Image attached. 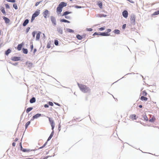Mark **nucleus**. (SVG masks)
<instances>
[{"label": "nucleus", "mask_w": 159, "mask_h": 159, "mask_svg": "<svg viewBox=\"0 0 159 159\" xmlns=\"http://www.w3.org/2000/svg\"><path fill=\"white\" fill-rule=\"evenodd\" d=\"M47 118H48L49 119V122L52 127V132L50 136L48 137L47 141L43 144L42 146L40 147L39 148V149H41L47 145L48 141L50 140V139L53 137L54 134V132L53 131V129L55 127V123L54 121L52 118H51L49 117H47Z\"/></svg>", "instance_id": "1"}, {"label": "nucleus", "mask_w": 159, "mask_h": 159, "mask_svg": "<svg viewBox=\"0 0 159 159\" xmlns=\"http://www.w3.org/2000/svg\"><path fill=\"white\" fill-rule=\"evenodd\" d=\"M77 85L80 90L83 92L84 93H89L90 92V89L87 86L80 84L79 83L77 84Z\"/></svg>", "instance_id": "2"}, {"label": "nucleus", "mask_w": 159, "mask_h": 159, "mask_svg": "<svg viewBox=\"0 0 159 159\" xmlns=\"http://www.w3.org/2000/svg\"><path fill=\"white\" fill-rule=\"evenodd\" d=\"M40 13V10L39 9L37 10L35 13L32 16L31 19V22H32L35 19V17L39 16Z\"/></svg>", "instance_id": "3"}, {"label": "nucleus", "mask_w": 159, "mask_h": 159, "mask_svg": "<svg viewBox=\"0 0 159 159\" xmlns=\"http://www.w3.org/2000/svg\"><path fill=\"white\" fill-rule=\"evenodd\" d=\"M130 22L131 24L134 25L135 24V17L134 16H132L130 18Z\"/></svg>", "instance_id": "4"}, {"label": "nucleus", "mask_w": 159, "mask_h": 159, "mask_svg": "<svg viewBox=\"0 0 159 159\" xmlns=\"http://www.w3.org/2000/svg\"><path fill=\"white\" fill-rule=\"evenodd\" d=\"M67 5V3L64 2H61L59 5L58 6L60 7L62 9V8L65 7H66Z\"/></svg>", "instance_id": "5"}, {"label": "nucleus", "mask_w": 159, "mask_h": 159, "mask_svg": "<svg viewBox=\"0 0 159 159\" xmlns=\"http://www.w3.org/2000/svg\"><path fill=\"white\" fill-rule=\"evenodd\" d=\"M67 5V3L64 2H61L59 5L58 6L60 7L62 9V8L65 7H66Z\"/></svg>", "instance_id": "6"}, {"label": "nucleus", "mask_w": 159, "mask_h": 159, "mask_svg": "<svg viewBox=\"0 0 159 159\" xmlns=\"http://www.w3.org/2000/svg\"><path fill=\"white\" fill-rule=\"evenodd\" d=\"M51 20L52 23V24H53L54 25H56V19L55 18L52 16H51Z\"/></svg>", "instance_id": "7"}, {"label": "nucleus", "mask_w": 159, "mask_h": 159, "mask_svg": "<svg viewBox=\"0 0 159 159\" xmlns=\"http://www.w3.org/2000/svg\"><path fill=\"white\" fill-rule=\"evenodd\" d=\"M129 118L131 120H136L137 118V117L135 115L133 114L130 116Z\"/></svg>", "instance_id": "8"}, {"label": "nucleus", "mask_w": 159, "mask_h": 159, "mask_svg": "<svg viewBox=\"0 0 159 159\" xmlns=\"http://www.w3.org/2000/svg\"><path fill=\"white\" fill-rule=\"evenodd\" d=\"M43 16L45 18H47V16L49 14V11L48 10H45L43 13Z\"/></svg>", "instance_id": "9"}, {"label": "nucleus", "mask_w": 159, "mask_h": 159, "mask_svg": "<svg viewBox=\"0 0 159 159\" xmlns=\"http://www.w3.org/2000/svg\"><path fill=\"white\" fill-rule=\"evenodd\" d=\"M26 65L27 67L30 68L32 67L33 66V63L30 62H27L26 63Z\"/></svg>", "instance_id": "10"}, {"label": "nucleus", "mask_w": 159, "mask_h": 159, "mask_svg": "<svg viewBox=\"0 0 159 159\" xmlns=\"http://www.w3.org/2000/svg\"><path fill=\"white\" fill-rule=\"evenodd\" d=\"M20 59V57H12L11 58V60L14 61H17L19 60Z\"/></svg>", "instance_id": "11"}, {"label": "nucleus", "mask_w": 159, "mask_h": 159, "mask_svg": "<svg viewBox=\"0 0 159 159\" xmlns=\"http://www.w3.org/2000/svg\"><path fill=\"white\" fill-rule=\"evenodd\" d=\"M122 15L125 18H126L128 17V13L127 11L125 10L122 12Z\"/></svg>", "instance_id": "12"}, {"label": "nucleus", "mask_w": 159, "mask_h": 159, "mask_svg": "<svg viewBox=\"0 0 159 159\" xmlns=\"http://www.w3.org/2000/svg\"><path fill=\"white\" fill-rule=\"evenodd\" d=\"M62 9L58 6L57 7V12L58 14H60L61 13V12L62 11Z\"/></svg>", "instance_id": "13"}, {"label": "nucleus", "mask_w": 159, "mask_h": 159, "mask_svg": "<svg viewBox=\"0 0 159 159\" xmlns=\"http://www.w3.org/2000/svg\"><path fill=\"white\" fill-rule=\"evenodd\" d=\"M41 116V114H40L38 113L36 115L34 116L33 117V120H34V119H37L38 117H39Z\"/></svg>", "instance_id": "14"}, {"label": "nucleus", "mask_w": 159, "mask_h": 159, "mask_svg": "<svg viewBox=\"0 0 159 159\" xmlns=\"http://www.w3.org/2000/svg\"><path fill=\"white\" fill-rule=\"evenodd\" d=\"M23 43H21L20 44L18 45V46L17 47V49L18 51H20L21 50V48L23 46Z\"/></svg>", "instance_id": "15"}, {"label": "nucleus", "mask_w": 159, "mask_h": 159, "mask_svg": "<svg viewBox=\"0 0 159 159\" xmlns=\"http://www.w3.org/2000/svg\"><path fill=\"white\" fill-rule=\"evenodd\" d=\"M3 19L5 20V21L6 23H9L10 22V20L7 18V17H6L4 16V17H3Z\"/></svg>", "instance_id": "16"}, {"label": "nucleus", "mask_w": 159, "mask_h": 159, "mask_svg": "<svg viewBox=\"0 0 159 159\" xmlns=\"http://www.w3.org/2000/svg\"><path fill=\"white\" fill-rule=\"evenodd\" d=\"M41 32H39L36 35V40H39V39Z\"/></svg>", "instance_id": "17"}, {"label": "nucleus", "mask_w": 159, "mask_h": 159, "mask_svg": "<svg viewBox=\"0 0 159 159\" xmlns=\"http://www.w3.org/2000/svg\"><path fill=\"white\" fill-rule=\"evenodd\" d=\"M29 21L28 19H26L25 20L24 23L23 24V26H25L29 23Z\"/></svg>", "instance_id": "18"}, {"label": "nucleus", "mask_w": 159, "mask_h": 159, "mask_svg": "<svg viewBox=\"0 0 159 159\" xmlns=\"http://www.w3.org/2000/svg\"><path fill=\"white\" fill-rule=\"evenodd\" d=\"M155 120L156 118L155 117L153 116L149 119V121L151 122H153L155 121Z\"/></svg>", "instance_id": "19"}, {"label": "nucleus", "mask_w": 159, "mask_h": 159, "mask_svg": "<svg viewBox=\"0 0 159 159\" xmlns=\"http://www.w3.org/2000/svg\"><path fill=\"white\" fill-rule=\"evenodd\" d=\"M140 99L142 101H147L148 100V98L144 96H142L141 97Z\"/></svg>", "instance_id": "20"}, {"label": "nucleus", "mask_w": 159, "mask_h": 159, "mask_svg": "<svg viewBox=\"0 0 159 159\" xmlns=\"http://www.w3.org/2000/svg\"><path fill=\"white\" fill-rule=\"evenodd\" d=\"M100 35L103 36H108L110 35V34L107 33L103 32L100 34Z\"/></svg>", "instance_id": "21"}, {"label": "nucleus", "mask_w": 159, "mask_h": 159, "mask_svg": "<svg viewBox=\"0 0 159 159\" xmlns=\"http://www.w3.org/2000/svg\"><path fill=\"white\" fill-rule=\"evenodd\" d=\"M36 99L35 98L33 97L31 99H30V103H33L35 102Z\"/></svg>", "instance_id": "22"}, {"label": "nucleus", "mask_w": 159, "mask_h": 159, "mask_svg": "<svg viewBox=\"0 0 159 159\" xmlns=\"http://www.w3.org/2000/svg\"><path fill=\"white\" fill-rule=\"evenodd\" d=\"M11 52V50L10 49H9L5 52V54L7 56Z\"/></svg>", "instance_id": "23"}, {"label": "nucleus", "mask_w": 159, "mask_h": 159, "mask_svg": "<svg viewBox=\"0 0 159 159\" xmlns=\"http://www.w3.org/2000/svg\"><path fill=\"white\" fill-rule=\"evenodd\" d=\"M98 5L101 9L102 8V2H98Z\"/></svg>", "instance_id": "24"}, {"label": "nucleus", "mask_w": 159, "mask_h": 159, "mask_svg": "<svg viewBox=\"0 0 159 159\" xmlns=\"http://www.w3.org/2000/svg\"><path fill=\"white\" fill-rule=\"evenodd\" d=\"M71 13V12H70V11H65L63 14L62 16H66L68 14Z\"/></svg>", "instance_id": "25"}, {"label": "nucleus", "mask_w": 159, "mask_h": 159, "mask_svg": "<svg viewBox=\"0 0 159 159\" xmlns=\"http://www.w3.org/2000/svg\"><path fill=\"white\" fill-rule=\"evenodd\" d=\"M66 31L67 32L70 33H73L74 32V31L73 30L70 29H66Z\"/></svg>", "instance_id": "26"}, {"label": "nucleus", "mask_w": 159, "mask_h": 159, "mask_svg": "<svg viewBox=\"0 0 159 159\" xmlns=\"http://www.w3.org/2000/svg\"><path fill=\"white\" fill-rule=\"evenodd\" d=\"M33 109L32 107H29L26 110V112L27 113H28L30 111Z\"/></svg>", "instance_id": "27"}, {"label": "nucleus", "mask_w": 159, "mask_h": 159, "mask_svg": "<svg viewBox=\"0 0 159 159\" xmlns=\"http://www.w3.org/2000/svg\"><path fill=\"white\" fill-rule=\"evenodd\" d=\"M23 52L25 54H27L28 53V50L26 48H23L22 49Z\"/></svg>", "instance_id": "28"}, {"label": "nucleus", "mask_w": 159, "mask_h": 159, "mask_svg": "<svg viewBox=\"0 0 159 159\" xmlns=\"http://www.w3.org/2000/svg\"><path fill=\"white\" fill-rule=\"evenodd\" d=\"M1 10L2 11V12L4 14H6V12L5 11L4 9V8L3 7H2L1 8Z\"/></svg>", "instance_id": "29"}, {"label": "nucleus", "mask_w": 159, "mask_h": 159, "mask_svg": "<svg viewBox=\"0 0 159 159\" xmlns=\"http://www.w3.org/2000/svg\"><path fill=\"white\" fill-rule=\"evenodd\" d=\"M60 21L61 22H67L68 23H70V22L69 21L65 19H61L60 20Z\"/></svg>", "instance_id": "30"}, {"label": "nucleus", "mask_w": 159, "mask_h": 159, "mask_svg": "<svg viewBox=\"0 0 159 159\" xmlns=\"http://www.w3.org/2000/svg\"><path fill=\"white\" fill-rule=\"evenodd\" d=\"M76 38L79 40H81L83 37L82 36H81V35H80L79 34H78L76 35Z\"/></svg>", "instance_id": "31"}, {"label": "nucleus", "mask_w": 159, "mask_h": 159, "mask_svg": "<svg viewBox=\"0 0 159 159\" xmlns=\"http://www.w3.org/2000/svg\"><path fill=\"white\" fill-rule=\"evenodd\" d=\"M114 32L115 33L119 34L120 33V31L118 30H115L114 31Z\"/></svg>", "instance_id": "32"}, {"label": "nucleus", "mask_w": 159, "mask_h": 159, "mask_svg": "<svg viewBox=\"0 0 159 159\" xmlns=\"http://www.w3.org/2000/svg\"><path fill=\"white\" fill-rule=\"evenodd\" d=\"M142 94L143 96H146L147 93L145 91H143L142 92Z\"/></svg>", "instance_id": "33"}, {"label": "nucleus", "mask_w": 159, "mask_h": 159, "mask_svg": "<svg viewBox=\"0 0 159 159\" xmlns=\"http://www.w3.org/2000/svg\"><path fill=\"white\" fill-rule=\"evenodd\" d=\"M158 14H159V10L155 12L152 14V16H155V15H158Z\"/></svg>", "instance_id": "34"}, {"label": "nucleus", "mask_w": 159, "mask_h": 159, "mask_svg": "<svg viewBox=\"0 0 159 159\" xmlns=\"http://www.w3.org/2000/svg\"><path fill=\"white\" fill-rule=\"evenodd\" d=\"M30 121H28L27 122L25 125V128L26 129L28 127V125L30 124Z\"/></svg>", "instance_id": "35"}, {"label": "nucleus", "mask_w": 159, "mask_h": 159, "mask_svg": "<svg viewBox=\"0 0 159 159\" xmlns=\"http://www.w3.org/2000/svg\"><path fill=\"white\" fill-rule=\"evenodd\" d=\"M13 7L16 10L18 9L17 5L16 3H14L13 4Z\"/></svg>", "instance_id": "36"}, {"label": "nucleus", "mask_w": 159, "mask_h": 159, "mask_svg": "<svg viewBox=\"0 0 159 159\" xmlns=\"http://www.w3.org/2000/svg\"><path fill=\"white\" fill-rule=\"evenodd\" d=\"M143 120L146 121H147L148 120V118L146 115L143 116Z\"/></svg>", "instance_id": "37"}, {"label": "nucleus", "mask_w": 159, "mask_h": 159, "mask_svg": "<svg viewBox=\"0 0 159 159\" xmlns=\"http://www.w3.org/2000/svg\"><path fill=\"white\" fill-rule=\"evenodd\" d=\"M54 44L56 46L58 45V41L57 40H55L54 41Z\"/></svg>", "instance_id": "38"}, {"label": "nucleus", "mask_w": 159, "mask_h": 159, "mask_svg": "<svg viewBox=\"0 0 159 159\" xmlns=\"http://www.w3.org/2000/svg\"><path fill=\"white\" fill-rule=\"evenodd\" d=\"M7 2H15V0H6Z\"/></svg>", "instance_id": "39"}, {"label": "nucleus", "mask_w": 159, "mask_h": 159, "mask_svg": "<svg viewBox=\"0 0 159 159\" xmlns=\"http://www.w3.org/2000/svg\"><path fill=\"white\" fill-rule=\"evenodd\" d=\"M5 5L6 8L9 9L10 8L9 5L8 4H5Z\"/></svg>", "instance_id": "40"}, {"label": "nucleus", "mask_w": 159, "mask_h": 159, "mask_svg": "<svg viewBox=\"0 0 159 159\" xmlns=\"http://www.w3.org/2000/svg\"><path fill=\"white\" fill-rule=\"evenodd\" d=\"M105 29V28L104 27H101V28H99V30L101 31L103 30H104Z\"/></svg>", "instance_id": "41"}, {"label": "nucleus", "mask_w": 159, "mask_h": 159, "mask_svg": "<svg viewBox=\"0 0 159 159\" xmlns=\"http://www.w3.org/2000/svg\"><path fill=\"white\" fill-rule=\"evenodd\" d=\"M30 27H28L26 30V32L27 33L30 30Z\"/></svg>", "instance_id": "42"}, {"label": "nucleus", "mask_w": 159, "mask_h": 159, "mask_svg": "<svg viewBox=\"0 0 159 159\" xmlns=\"http://www.w3.org/2000/svg\"><path fill=\"white\" fill-rule=\"evenodd\" d=\"M48 104L52 106L53 105V103H52V102H48Z\"/></svg>", "instance_id": "43"}, {"label": "nucleus", "mask_w": 159, "mask_h": 159, "mask_svg": "<svg viewBox=\"0 0 159 159\" xmlns=\"http://www.w3.org/2000/svg\"><path fill=\"white\" fill-rule=\"evenodd\" d=\"M50 44L49 43H48L47 46V48H50Z\"/></svg>", "instance_id": "44"}, {"label": "nucleus", "mask_w": 159, "mask_h": 159, "mask_svg": "<svg viewBox=\"0 0 159 159\" xmlns=\"http://www.w3.org/2000/svg\"><path fill=\"white\" fill-rule=\"evenodd\" d=\"M41 2H37L36 4H35V6H38L39 4Z\"/></svg>", "instance_id": "45"}, {"label": "nucleus", "mask_w": 159, "mask_h": 159, "mask_svg": "<svg viewBox=\"0 0 159 159\" xmlns=\"http://www.w3.org/2000/svg\"><path fill=\"white\" fill-rule=\"evenodd\" d=\"M22 151L24 152H28L29 150H27L26 149H24L22 150Z\"/></svg>", "instance_id": "46"}, {"label": "nucleus", "mask_w": 159, "mask_h": 159, "mask_svg": "<svg viewBox=\"0 0 159 159\" xmlns=\"http://www.w3.org/2000/svg\"><path fill=\"white\" fill-rule=\"evenodd\" d=\"M126 26V24H123L122 26V28L124 29H125V28Z\"/></svg>", "instance_id": "47"}, {"label": "nucleus", "mask_w": 159, "mask_h": 159, "mask_svg": "<svg viewBox=\"0 0 159 159\" xmlns=\"http://www.w3.org/2000/svg\"><path fill=\"white\" fill-rule=\"evenodd\" d=\"M93 30V29L91 28L87 29V31H91Z\"/></svg>", "instance_id": "48"}, {"label": "nucleus", "mask_w": 159, "mask_h": 159, "mask_svg": "<svg viewBox=\"0 0 159 159\" xmlns=\"http://www.w3.org/2000/svg\"><path fill=\"white\" fill-rule=\"evenodd\" d=\"M107 33L110 32L111 31V29H109L107 30Z\"/></svg>", "instance_id": "49"}, {"label": "nucleus", "mask_w": 159, "mask_h": 159, "mask_svg": "<svg viewBox=\"0 0 159 159\" xmlns=\"http://www.w3.org/2000/svg\"><path fill=\"white\" fill-rule=\"evenodd\" d=\"M32 34L33 37L34 38L35 37V32L34 31L33 32Z\"/></svg>", "instance_id": "50"}, {"label": "nucleus", "mask_w": 159, "mask_h": 159, "mask_svg": "<svg viewBox=\"0 0 159 159\" xmlns=\"http://www.w3.org/2000/svg\"><path fill=\"white\" fill-rule=\"evenodd\" d=\"M30 48H31V51H32L34 48V46H33V44H32L31 45Z\"/></svg>", "instance_id": "51"}, {"label": "nucleus", "mask_w": 159, "mask_h": 159, "mask_svg": "<svg viewBox=\"0 0 159 159\" xmlns=\"http://www.w3.org/2000/svg\"><path fill=\"white\" fill-rule=\"evenodd\" d=\"M54 104H55L56 105H58V106H61V105H60L59 104V103H57V102H54Z\"/></svg>", "instance_id": "52"}, {"label": "nucleus", "mask_w": 159, "mask_h": 159, "mask_svg": "<svg viewBox=\"0 0 159 159\" xmlns=\"http://www.w3.org/2000/svg\"><path fill=\"white\" fill-rule=\"evenodd\" d=\"M127 0L129 1V2H130L131 3H134V2L133 1H132V0L130 1V0Z\"/></svg>", "instance_id": "53"}, {"label": "nucleus", "mask_w": 159, "mask_h": 159, "mask_svg": "<svg viewBox=\"0 0 159 159\" xmlns=\"http://www.w3.org/2000/svg\"><path fill=\"white\" fill-rule=\"evenodd\" d=\"M44 107L47 108L48 107V105L47 104H45L44 106Z\"/></svg>", "instance_id": "54"}, {"label": "nucleus", "mask_w": 159, "mask_h": 159, "mask_svg": "<svg viewBox=\"0 0 159 159\" xmlns=\"http://www.w3.org/2000/svg\"><path fill=\"white\" fill-rule=\"evenodd\" d=\"M37 51V50L36 48H35L34 49V52H33V53H34V54L35 52H36Z\"/></svg>", "instance_id": "55"}, {"label": "nucleus", "mask_w": 159, "mask_h": 159, "mask_svg": "<svg viewBox=\"0 0 159 159\" xmlns=\"http://www.w3.org/2000/svg\"><path fill=\"white\" fill-rule=\"evenodd\" d=\"M75 7H76L77 8H81V6H75Z\"/></svg>", "instance_id": "56"}, {"label": "nucleus", "mask_w": 159, "mask_h": 159, "mask_svg": "<svg viewBox=\"0 0 159 159\" xmlns=\"http://www.w3.org/2000/svg\"><path fill=\"white\" fill-rule=\"evenodd\" d=\"M15 145H16L15 143L14 142L12 143V145L13 147H15Z\"/></svg>", "instance_id": "57"}, {"label": "nucleus", "mask_w": 159, "mask_h": 159, "mask_svg": "<svg viewBox=\"0 0 159 159\" xmlns=\"http://www.w3.org/2000/svg\"><path fill=\"white\" fill-rule=\"evenodd\" d=\"M98 35V34L96 32H95L93 34V35Z\"/></svg>", "instance_id": "58"}, {"label": "nucleus", "mask_w": 159, "mask_h": 159, "mask_svg": "<svg viewBox=\"0 0 159 159\" xmlns=\"http://www.w3.org/2000/svg\"><path fill=\"white\" fill-rule=\"evenodd\" d=\"M18 140V139L17 138H16L15 140V141L16 142Z\"/></svg>", "instance_id": "59"}, {"label": "nucleus", "mask_w": 159, "mask_h": 159, "mask_svg": "<svg viewBox=\"0 0 159 159\" xmlns=\"http://www.w3.org/2000/svg\"><path fill=\"white\" fill-rule=\"evenodd\" d=\"M65 18L67 19H69V17L67 16H65Z\"/></svg>", "instance_id": "60"}, {"label": "nucleus", "mask_w": 159, "mask_h": 159, "mask_svg": "<svg viewBox=\"0 0 159 159\" xmlns=\"http://www.w3.org/2000/svg\"><path fill=\"white\" fill-rule=\"evenodd\" d=\"M139 107L140 108H142V106L141 105H139Z\"/></svg>", "instance_id": "61"}, {"label": "nucleus", "mask_w": 159, "mask_h": 159, "mask_svg": "<svg viewBox=\"0 0 159 159\" xmlns=\"http://www.w3.org/2000/svg\"><path fill=\"white\" fill-rule=\"evenodd\" d=\"M26 159H32V158H26Z\"/></svg>", "instance_id": "62"}, {"label": "nucleus", "mask_w": 159, "mask_h": 159, "mask_svg": "<svg viewBox=\"0 0 159 159\" xmlns=\"http://www.w3.org/2000/svg\"><path fill=\"white\" fill-rule=\"evenodd\" d=\"M47 158V157H45L43 159H46Z\"/></svg>", "instance_id": "63"}, {"label": "nucleus", "mask_w": 159, "mask_h": 159, "mask_svg": "<svg viewBox=\"0 0 159 159\" xmlns=\"http://www.w3.org/2000/svg\"><path fill=\"white\" fill-rule=\"evenodd\" d=\"M20 144L21 145V148H22V146H21V143H20Z\"/></svg>", "instance_id": "64"}]
</instances>
